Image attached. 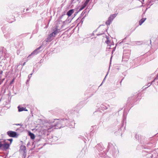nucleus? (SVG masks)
Here are the masks:
<instances>
[{"label": "nucleus", "mask_w": 158, "mask_h": 158, "mask_svg": "<svg viewBox=\"0 0 158 158\" xmlns=\"http://www.w3.org/2000/svg\"><path fill=\"white\" fill-rule=\"evenodd\" d=\"M55 123H47L46 127L45 130L48 132L52 131L54 129H59L65 126L69 127L70 128L74 127L75 123L73 120H69L67 118H64L60 120L55 119Z\"/></svg>", "instance_id": "obj_1"}, {"label": "nucleus", "mask_w": 158, "mask_h": 158, "mask_svg": "<svg viewBox=\"0 0 158 158\" xmlns=\"http://www.w3.org/2000/svg\"><path fill=\"white\" fill-rule=\"evenodd\" d=\"M42 47V46H41L35 49L28 56V58L32 57L35 55L39 53L41 51V50H40V49Z\"/></svg>", "instance_id": "obj_2"}, {"label": "nucleus", "mask_w": 158, "mask_h": 158, "mask_svg": "<svg viewBox=\"0 0 158 158\" xmlns=\"http://www.w3.org/2000/svg\"><path fill=\"white\" fill-rule=\"evenodd\" d=\"M64 26V25H62L61 28H58V27L57 26H55L53 28V31L52 32L53 33H55L56 35H57L60 31L64 30L62 29Z\"/></svg>", "instance_id": "obj_3"}, {"label": "nucleus", "mask_w": 158, "mask_h": 158, "mask_svg": "<svg viewBox=\"0 0 158 158\" xmlns=\"http://www.w3.org/2000/svg\"><path fill=\"white\" fill-rule=\"evenodd\" d=\"M74 11V10L73 9H71L70 10H69L67 13L66 15H62L59 18V20L60 21H62L61 19H62L64 17L66 16V15L68 16H70L73 13Z\"/></svg>", "instance_id": "obj_4"}, {"label": "nucleus", "mask_w": 158, "mask_h": 158, "mask_svg": "<svg viewBox=\"0 0 158 158\" xmlns=\"http://www.w3.org/2000/svg\"><path fill=\"white\" fill-rule=\"evenodd\" d=\"M116 15L114 14L111 15L108 18V20L106 22V24L107 25H110L113 19L116 17Z\"/></svg>", "instance_id": "obj_5"}, {"label": "nucleus", "mask_w": 158, "mask_h": 158, "mask_svg": "<svg viewBox=\"0 0 158 158\" xmlns=\"http://www.w3.org/2000/svg\"><path fill=\"white\" fill-rule=\"evenodd\" d=\"M10 146L9 144L7 143H4L2 144V142H0V148L2 147L3 150H6Z\"/></svg>", "instance_id": "obj_6"}, {"label": "nucleus", "mask_w": 158, "mask_h": 158, "mask_svg": "<svg viewBox=\"0 0 158 158\" xmlns=\"http://www.w3.org/2000/svg\"><path fill=\"white\" fill-rule=\"evenodd\" d=\"M7 30L6 33L4 34V36L6 39H9L11 37V29L7 28Z\"/></svg>", "instance_id": "obj_7"}, {"label": "nucleus", "mask_w": 158, "mask_h": 158, "mask_svg": "<svg viewBox=\"0 0 158 158\" xmlns=\"http://www.w3.org/2000/svg\"><path fill=\"white\" fill-rule=\"evenodd\" d=\"M7 134L10 137H15L17 135L16 132L12 131H9L7 132Z\"/></svg>", "instance_id": "obj_8"}, {"label": "nucleus", "mask_w": 158, "mask_h": 158, "mask_svg": "<svg viewBox=\"0 0 158 158\" xmlns=\"http://www.w3.org/2000/svg\"><path fill=\"white\" fill-rule=\"evenodd\" d=\"M53 39H54L49 35L45 40H44L43 42V44H46L47 42H51L52 40H53Z\"/></svg>", "instance_id": "obj_9"}, {"label": "nucleus", "mask_w": 158, "mask_h": 158, "mask_svg": "<svg viewBox=\"0 0 158 158\" xmlns=\"http://www.w3.org/2000/svg\"><path fill=\"white\" fill-rule=\"evenodd\" d=\"M95 148L99 152L102 151L103 149V147L100 144H98L96 146Z\"/></svg>", "instance_id": "obj_10"}, {"label": "nucleus", "mask_w": 158, "mask_h": 158, "mask_svg": "<svg viewBox=\"0 0 158 158\" xmlns=\"http://www.w3.org/2000/svg\"><path fill=\"white\" fill-rule=\"evenodd\" d=\"M108 106H109L108 105L102 104L100 107V109L102 110H104L108 108Z\"/></svg>", "instance_id": "obj_11"}, {"label": "nucleus", "mask_w": 158, "mask_h": 158, "mask_svg": "<svg viewBox=\"0 0 158 158\" xmlns=\"http://www.w3.org/2000/svg\"><path fill=\"white\" fill-rule=\"evenodd\" d=\"M107 44V48L109 49H110V47H111L112 46H114V44H111V42L110 40H108V39H107L106 41Z\"/></svg>", "instance_id": "obj_12"}, {"label": "nucleus", "mask_w": 158, "mask_h": 158, "mask_svg": "<svg viewBox=\"0 0 158 158\" xmlns=\"http://www.w3.org/2000/svg\"><path fill=\"white\" fill-rule=\"evenodd\" d=\"M146 19V18H143L139 22V24L140 25H141L142 23L145 21Z\"/></svg>", "instance_id": "obj_13"}, {"label": "nucleus", "mask_w": 158, "mask_h": 158, "mask_svg": "<svg viewBox=\"0 0 158 158\" xmlns=\"http://www.w3.org/2000/svg\"><path fill=\"white\" fill-rule=\"evenodd\" d=\"M29 135L30 136L31 138L32 139H34L35 138V136L34 134L29 132Z\"/></svg>", "instance_id": "obj_14"}, {"label": "nucleus", "mask_w": 158, "mask_h": 158, "mask_svg": "<svg viewBox=\"0 0 158 158\" xmlns=\"http://www.w3.org/2000/svg\"><path fill=\"white\" fill-rule=\"evenodd\" d=\"M18 110L19 112L25 110V108H24L23 107H20L19 106H18Z\"/></svg>", "instance_id": "obj_15"}, {"label": "nucleus", "mask_w": 158, "mask_h": 158, "mask_svg": "<svg viewBox=\"0 0 158 158\" xmlns=\"http://www.w3.org/2000/svg\"><path fill=\"white\" fill-rule=\"evenodd\" d=\"M126 58L127 59H128L129 58V56H126L125 55V53H123V60L124 59Z\"/></svg>", "instance_id": "obj_16"}, {"label": "nucleus", "mask_w": 158, "mask_h": 158, "mask_svg": "<svg viewBox=\"0 0 158 158\" xmlns=\"http://www.w3.org/2000/svg\"><path fill=\"white\" fill-rule=\"evenodd\" d=\"M115 96V94H111L109 95V97L110 98H114Z\"/></svg>", "instance_id": "obj_17"}, {"label": "nucleus", "mask_w": 158, "mask_h": 158, "mask_svg": "<svg viewBox=\"0 0 158 158\" xmlns=\"http://www.w3.org/2000/svg\"><path fill=\"white\" fill-rule=\"evenodd\" d=\"M49 35H50L53 39H54V37L56 35H55V33H53V32H52V33L50 34Z\"/></svg>", "instance_id": "obj_18"}, {"label": "nucleus", "mask_w": 158, "mask_h": 158, "mask_svg": "<svg viewBox=\"0 0 158 158\" xmlns=\"http://www.w3.org/2000/svg\"><path fill=\"white\" fill-rule=\"evenodd\" d=\"M71 22V21L69 22H68V20L67 19L66 20L64 21H63V23H64V24H67V23H70Z\"/></svg>", "instance_id": "obj_19"}, {"label": "nucleus", "mask_w": 158, "mask_h": 158, "mask_svg": "<svg viewBox=\"0 0 158 158\" xmlns=\"http://www.w3.org/2000/svg\"><path fill=\"white\" fill-rule=\"evenodd\" d=\"M112 146V144L111 143H108V148H110V147L111 146Z\"/></svg>", "instance_id": "obj_20"}, {"label": "nucleus", "mask_w": 158, "mask_h": 158, "mask_svg": "<svg viewBox=\"0 0 158 158\" xmlns=\"http://www.w3.org/2000/svg\"><path fill=\"white\" fill-rule=\"evenodd\" d=\"M15 78H13L12 80L10 81V84H12L13 82L14 81H15Z\"/></svg>", "instance_id": "obj_21"}, {"label": "nucleus", "mask_w": 158, "mask_h": 158, "mask_svg": "<svg viewBox=\"0 0 158 158\" xmlns=\"http://www.w3.org/2000/svg\"><path fill=\"white\" fill-rule=\"evenodd\" d=\"M32 74V73L29 75L28 76V79H30V78L31 77Z\"/></svg>", "instance_id": "obj_22"}, {"label": "nucleus", "mask_w": 158, "mask_h": 158, "mask_svg": "<svg viewBox=\"0 0 158 158\" xmlns=\"http://www.w3.org/2000/svg\"><path fill=\"white\" fill-rule=\"evenodd\" d=\"M104 31H102V32L101 33L99 34H97L96 35H101L104 34Z\"/></svg>", "instance_id": "obj_23"}, {"label": "nucleus", "mask_w": 158, "mask_h": 158, "mask_svg": "<svg viewBox=\"0 0 158 158\" xmlns=\"http://www.w3.org/2000/svg\"><path fill=\"white\" fill-rule=\"evenodd\" d=\"M87 3H86L85 2L82 6H83V7H85L87 5Z\"/></svg>", "instance_id": "obj_24"}, {"label": "nucleus", "mask_w": 158, "mask_h": 158, "mask_svg": "<svg viewBox=\"0 0 158 158\" xmlns=\"http://www.w3.org/2000/svg\"><path fill=\"white\" fill-rule=\"evenodd\" d=\"M25 64H26V62H24L23 64H22V63H21L20 62L19 63V65H20V64H22V67H23V66H24L25 65Z\"/></svg>", "instance_id": "obj_25"}, {"label": "nucleus", "mask_w": 158, "mask_h": 158, "mask_svg": "<svg viewBox=\"0 0 158 158\" xmlns=\"http://www.w3.org/2000/svg\"><path fill=\"white\" fill-rule=\"evenodd\" d=\"M2 70H0V78L1 77L2 74Z\"/></svg>", "instance_id": "obj_26"}, {"label": "nucleus", "mask_w": 158, "mask_h": 158, "mask_svg": "<svg viewBox=\"0 0 158 158\" xmlns=\"http://www.w3.org/2000/svg\"><path fill=\"white\" fill-rule=\"evenodd\" d=\"M8 140L10 141V143H11L12 141H13V139H7Z\"/></svg>", "instance_id": "obj_27"}, {"label": "nucleus", "mask_w": 158, "mask_h": 158, "mask_svg": "<svg viewBox=\"0 0 158 158\" xmlns=\"http://www.w3.org/2000/svg\"><path fill=\"white\" fill-rule=\"evenodd\" d=\"M85 7L83 6H82L81 7V8L80 9V10H83Z\"/></svg>", "instance_id": "obj_28"}, {"label": "nucleus", "mask_w": 158, "mask_h": 158, "mask_svg": "<svg viewBox=\"0 0 158 158\" xmlns=\"http://www.w3.org/2000/svg\"><path fill=\"white\" fill-rule=\"evenodd\" d=\"M89 1L90 0H86L85 1V2L88 4Z\"/></svg>", "instance_id": "obj_29"}, {"label": "nucleus", "mask_w": 158, "mask_h": 158, "mask_svg": "<svg viewBox=\"0 0 158 158\" xmlns=\"http://www.w3.org/2000/svg\"><path fill=\"white\" fill-rule=\"evenodd\" d=\"M116 47V45L114 47H113V51H112V52H113V51H114L115 50V48Z\"/></svg>", "instance_id": "obj_30"}, {"label": "nucleus", "mask_w": 158, "mask_h": 158, "mask_svg": "<svg viewBox=\"0 0 158 158\" xmlns=\"http://www.w3.org/2000/svg\"><path fill=\"white\" fill-rule=\"evenodd\" d=\"M152 84V83H148L147 85H148V87L150 86Z\"/></svg>", "instance_id": "obj_31"}, {"label": "nucleus", "mask_w": 158, "mask_h": 158, "mask_svg": "<svg viewBox=\"0 0 158 158\" xmlns=\"http://www.w3.org/2000/svg\"><path fill=\"white\" fill-rule=\"evenodd\" d=\"M138 137H139V135H135V137L136 139H138Z\"/></svg>", "instance_id": "obj_32"}, {"label": "nucleus", "mask_w": 158, "mask_h": 158, "mask_svg": "<svg viewBox=\"0 0 158 158\" xmlns=\"http://www.w3.org/2000/svg\"><path fill=\"white\" fill-rule=\"evenodd\" d=\"M158 79V74H157V76L155 78V80H157Z\"/></svg>", "instance_id": "obj_33"}, {"label": "nucleus", "mask_w": 158, "mask_h": 158, "mask_svg": "<svg viewBox=\"0 0 158 158\" xmlns=\"http://www.w3.org/2000/svg\"><path fill=\"white\" fill-rule=\"evenodd\" d=\"M23 150H26V147H25V146H23Z\"/></svg>", "instance_id": "obj_34"}, {"label": "nucleus", "mask_w": 158, "mask_h": 158, "mask_svg": "<svg viewBox=\"0 0 158 158\" xmlns=\"http://www.w3.org/2000/svg\"><path fill=\"white\" fill-rule=\"evenodd\" d=\"M155 80H155V79H154L153 81H152V82H151V83H152H152H153V82H154L155 81Z\"/></svg>", "instance_id": "obj_35"}, {"label": "nucleus", "mask_w": 158, "mask_h": 158, "mask_svg": "<svg viewBox=\"0 0 158 158\" xmlns=\"http://www.w3.org/2000/svg\"><path fill=\"white\" fill-rule=\"evenodd\" d=\"M107 74H106V76L105 77V78H104V80H103V81H102V82H103L105 80V78H106V76H107Z\"/></svg>", "instance_id": "obj_36"}, {"label": "nucleus", "mask_w": 158, "mask_h": 158, "mask_svg": "<svg viewBox=\"0 0 158 158\" xmlns=\"http://www.w3.org/2000/svg\"><path fill=\"white\" fill-rule=\"evenodd\" d=\"M17 54L18 55L19 53V51H17Z\"/></svg>", "instance_id": "obj_37"}, {"label": "nucleus", "mask_w": 158, "mask_h": 158, "mask_svg": "<svg viewBox=\"0 0 158 158\" xmlns=\"http://www.w3.org/2000/svg\"><path fill=\"white\" fill-rule=\"evenodd\" d=\"M30 79H29L27 80V82H28L29 81Z\"/></svg>", "instance_id": "obj_38"}, {"label": "nucleus", "mask_w": 158, "mask_h": 158, "mask_svg": "<svg viewBox=\"0 0 158 158\" xmlns=\"http://www.w3.org/2000/svg\"><path fill=\"white\" fill-rule=\"evenodd\" d=\"M34 72V70L33 69V70L32 71V73H33Z\"/></svg>", "instance_id": "obj_39"}, {"label": "nucleus", "mask_w": 158, "mask_h": 158, "mask_svg": "<svg viewBox=\"0 0 158 158\" xmlns=\"http://www.w3.org/2000/svg\"><path fill=\"white\" fill-rule=\"evenodd\" d=\"M103 82H102V83ZM102 83H101V84L100 85V86H101L102 85Z\"/></svg>", "instance_id": "obj_40"}, {"label": "nucleus", "mask_w": 158, "mask_h": 158, "mask_svg": "<svg viewBox=\"0 0 158 158\" xmlns=\"http://www.w3.org/2000/svg\"><path fill=\"white\" fill-rule=\"evenodd\" d=\"M103 82H102V83ZM102 83H101V84L100 85V86H101L102 85Z\"/></svg>", "instance_id": "obj_41"}, {"label": "nucleus", "mask_w": 158, "mask_h": 158, "mask_svg": "<svg viewBox=\"0 0 158 158\" xmlns=\"http://www.w3.org/2000/svg\"><path fill=\"white\" fill-rule=\"evenodd\" d=\"M103 82H102V83ZM102 83H101V84L100 85V86H101L102 85Z\"/></svg>", "instance_id": "obj_42"}, {"label": "nucleus", "mask_w": 158, "mask_h": 158, "mask_svg": "<svg viewBox=\"0 0 158 158\" xmlns=\"http://www.w3.org/2000/svg\"><path fill=\"white\" fill-rule=\"evenodd\" d=\"M103 82H102V83ZM102 83H101V84L100 85V86H101L102 85Z\"/></svg>", "instance_id": "obj_43"}, {"label": "nucleus", "mask_w": 158, "mask_h": 158, "mask_svg": "<svg viewBox=\"0 0 158 158\" xmlns=\"http://www.w3.org/2000/svg\"><path fill=\"white\" fill-rule=\"evenodd\" d=\"M103 82H102V83ZM102 83H101V84L100 85V86H101L102 85Z\"/></svg>", "instance_id": "obj_44"}, {"label": "nucleus", "mask_w": 158, "mask_h": 158, "mask_svg": "<svg viewBox=\"0 0 158 158\" xmlns=\"http://www.w3.org/2000/svg\"><path fill=\"white\" fill-rule=\"evenodd\" d=\"M25 111H27V110H26L25 109V110H24Z\"/></svg>", "instance_id": "obj_45"}, {"label": "nucleus", "mask_w": 158, "mask_h": 158, "mask_svg": "<svg viewBox=\"0 0 158 158\" xmlns=\"http://www.w3.org/2000/svg\"><path fill=\"white\" fill-rule=\"evenodd\" d=\"M130 99V98H129V99H128V100H129Z\"/></svg>", "instance_id": "obj_46"}, {"label": "nucleus", "mask_w": 158, "mask_h": 158, "mask_svg": "<svg viewBox=\"0 0 158 158\" xmlns=\"http://www.w3.org/2000/svg\"><path fill=\"white\" fill-rule=\"evenodd\" d=\"M3 28H2V30H3Z\"/></svg>", "instance_id": "obj_47"}, {"label": "nucleus", "mask_w": 158, "mask_h": 158, "mask_svg": "<svg viewBox=\"0 0 158 158\" xmlns=\"http://www.w3.org/2000/svg\"><path fill=\"white\" fill-rule=\"evenodd\" d=\"M143 1H144V0H142Z\"/></svg>", "instance_id": "obj_48"}, {"label": "nucleus", "mask_w": 158, "mask_h": 158, "mask_svg": "<svg viewBox=\"0 0 158 158\" xmlns=\"http://www.w3.org/2000/svg\"><path fill=\"white\" fill-rule=\"evenodd\" d=\"M146 88H147V87H145V89H146Z\"/></svg>", "instance_id": "obj_49"}]
</instances>
